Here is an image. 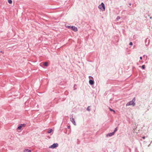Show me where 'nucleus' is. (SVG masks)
I'll list each match as a JSON object with an SVG mask.
<instances>
[{
    "label": "nucleus",
    "instance_id": "obj_1",
    "mask_svg": "<svg viewBox=\"0 0 152 152\" xmlns=\"http://www.w3.org/2000/svg\"><path fill=\"white\" fill-rule=\"evenodd\" d=\"M135 101V98L134 97L132 100L130 101L129 102H128L126 104V106H129V105H132L133 106H134L135 105V103H134V102Z\"/></svg>",
    "mask_w": 152,
    "mask_h": 152
},
{
    "label": "nucleus",
    "instance_id": "obj_2",
    "mask_svg": "<svg viewBox=\"0 0 152 152\" xmlns=\"http://www.w3.org/2000/svg\"><path fill=\"white\" fill-rule=\"evenodd\" d=\"M102 11H104L105 10V6L104 4L102 3L98 7Z\"/></svg>",
    "mask_w": 152,
    "mask_h": 152
},
{
    "label": "nucleus",
    "instance_id": "obj_3",
    "mask_svg": "<svg viewBox=\"0 0 152 152\" xmlns=\"http://www.w3.org/2000/svg\"><path fill=\"white\" fill-rule=\"evenodd\" d=\"M58 143H54L53 145H51L49 147V148H55L58 147Z\"/></svg>",
    "mask_w": 152,
    "mask_h": 152
},
{
    "label": "nucleus",
    "instance_id": "obj_4",
    "mask_svg": "<svg viewBox=\"0 0 152 152\" xmlns=\"http://www.w3.org/2000/svg\"><path fill=\"white\" fill-rule=\"evenodd\" d=\"M25 126L26 125L24 124H21V125L18 128V129L19 130H20L22 127H25Z\"/></svg>",
    "mask_w": 152,
    "mask_h": 152
},
{
    "label": "nucleus",
    "instance_id": "obj_5",
    "mask_svg": "<svg viewBox=\"0 0 152 152\" xmlns=\"http://www.w3.org/2000/svg\"><path fill=\"white\" fill-rule=\"evenodd\" d=\"M72 29L75 31H77V28L75 27L74 26H72L71 27V28Z\"/></svg>",
    "mask_w": 152,
    "mask_h": 152
},
{
    "label": "nucleus",
    "instance_id": "obj_6",
    "mask_svg": "<svg viewBox=\"0 0 152 152\" xmlns=\"http://www.w3.org/2000/svg\"><path fill=\"white\" fill-rule=\"evenodd\" d=\"M70 120L72 122V123L74 124V125H76L75 122V120H74V118H70Z\"/></svg>",
    "mask_w": 152,
    "mask_h": 152
},
{
    "label": "nucleus",
    "instance_id": "obj_7",
    "mask_svg": "<svg viewBox=\"0 0 152 152\" xmlns=\"http://www.w3.org/2000/svg\"><path fill=\"white\" fill-rule=\"evenodd\" d=\"M114 134H115L114 132H113L112 133H110L108 134L107 135V136L110 137V136H111L113 135Z\"/></svg>",
    "mask_w": 152,
    "mask_h": 152
},
{
    "label": "nucleus",
    "instance_id": "obj_8",
    "mask_svg": "<svg viewBox=\"0 0 152 152\" xmlns=\"http://www.w3.org/2000/svg\"><path fill=\"white\" fill-rule=\"evenodd\" d=\"M89 83L91 85H92L94 84V82L93 80H90L89 81Z\"/></svg>",
    "mask_w": 152,
    "mask_h": 152
},
{
    "label": "nucleus",
    "instance_id": "obj_9",
    "mask_svg": "<svg viewBox=\"0 0 152 152\" xmlns=\"http://www.w3.org/2000/svg\"><path fill=\"white\" fill-rule=\"evenodd\" d=\"M31 151L27 149H26L24 150V152H31Z\"/></svg>",
    "mask_w": 152,
    "mask_h": 152
},
{
    "label": "nucleus",
    "instance_id": "obj_10",
    "mask_svg": "<svg viewBox=\"0 0 152 152\" xmlns=\"http://www.w3.org/2000/svg\"><path fill=\"white\" fill-rule=\"evenodd\" d=\"M48 63H47V62H45L44 63V65L45 66H48Z\"/></svg>",
    "mask_w": 152,
    "mask_h": 152
},
{
    "label": "nucleus",
    "instance_id": "obj_11",
    "mask_svg": "<svg viewBox=\"0 0 152 152\" xmlns=\"http://www.w3.org/2000/svg\"><path fill=\"white\" fill-rule=\"evenodd\" d=\"M52 129H51L48 131V132L49 133H50L52 132Z\"/></svg>",
    "mask_w": 152,
    "mask_h": 152
},
{
    "label": "nucleus",
    "instance_id": "obj_12",
    "mask_svg": "<svg viewBox=\"0 0 152 152\" xmlns=\"http://www.w3.org/2000/svg\"><path fill=\"white\" fill-rule=\"evenodd\" d=\"M109 109L110 111H113L114 113H115V112L114 110H113L112 109H111L110 108H109Z\"/></svg>",
    "mask_w": 152,
    "mask_h": 152
},
{
    "label": "nucleus",
    "instance_id": "obj_13",
    "mask_svg": "<svg viewBox=\"0 0 152 152\" xmlns=\"http://www.w3.org/2000/svg\"><path fill=\"white\" fill-rule=\"evenodd\" d=\"M8 2L10 4H11L12 3V0H8Z\"/></svg>",
    "mask_w": 152,
    "mask_h": 152
},
{
    "label": "nucleus",
    "instance_id": "obj_14",
    "mask_svg": "<svg viewBox=\"0 0 152 152\" xmlns=\"http://www.w3.org/2000/svg\"><path fill=\"white\" fill-rule=\"evenodd\" d=\"M87 110L88 111H90V106H88L87 109Z\"/></svg>",
    "mask_w": 152,
    "mask_h": 152
},
{
    "label": "nucleus",
    "instance_id": "obj_15",
    "mask_svg": "<svg viewBox=\"0 0 152 152\" xmlns=\"http://www.w3.org/2000/svg\"><path fill=\"white\" fill-rule=\"evenodd\" d=\"M142 69H144L145 68V65H143L142 66Z\"/></svg>",
    "mask_w": 152,
    "mask_h": 152
},
{
    "label": "nucleus",
    "instance_id": "obj_16",
    "mask_svg": "<svg viewBox=\"0 0 152 152\" xmlns=\"http://www.w3.org/2000/svg\"><path fill=\"white\" fill-rule=\"evenodd\" d=\"M117 128H115V129L114 132H114V133H115V132H116L117 131Z\"/></svg>",
    "mask_w": 152,
    "mask_h": 152
},
{
    "label": "nucleus",
    "instance_id": "obj_17",
    "mask_svg": "<svg viewBox=\"0 0 152 152\" xmlns=\"http://www.w3.org/2000/svg\"><path fill=\"white\" fill-rule=\"evenodd\" d=\"M132 42H130V43H129V45H132Z\"/></svg>",
    "mask_w": 152,
    "mask_h": 152
},
{
    "label": "nucleus",
    "instance_id": "obj_18",
    "mask_svg": "<svg viewBox=\"0 0 152 152\" xmlns=\"http://www.w3.org/2000/svg\"><path fill=\"white\" fill-rule=\"evenodd\" d=\"M67 26L69 28H71V26Z\"/></svg>",
    "mask_w": 152,
    "mask_h": 152
},
{
    "label": "nucleus",
    "instance_id": "obj_19",
    "mask_svg": "<svg viewBox=\"0 0 152 152\" xmlns=\"http://www.w3.org/2000/svg\"><path fill=\"white\" fill-rule=\"evenodd\" d=\"M142 138L143 139H145V137H142Z\"/></svg>",
    "mask_w": 152,
    "mask_h": 152
},
{
    "label": "nucleus",
    "instance_id": "obj_20",
    "mask_svg": "<svg viewBox=\"0 0 152 152\" xmlns=\"http://www.w3.org/2000/svg\"><path fill=\"white\" fill-rule=\"evenodd\" d=\"M140 59L141 60H142V57H140Z\"/></svg>",
    "mask_w": 152,
    "mask_h": 152
}]
</instances>
